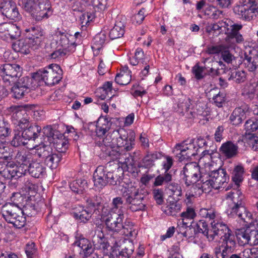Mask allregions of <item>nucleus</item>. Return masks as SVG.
I'll return each mask as SVG.
<instances>
[{"label": "nucleus", "mask_w": 258, "mask_h": 258, "mask_svg": "<svg viewBox=\"0 0 258 258\" xmlns=\"http://www.w3.org/2000/svg\"><path fill=\"white\" fill-rule=\"evenodd\" d=\"M92 215V211L82 206H78L75 208L73 216L76 219L83 223H87Z\"/></svg>", "instance_id": "29"}, {"label": "nucleus", "mask_w": 258, "mask_h": 258, "mask_svg": "<svg viewBox=\"0 0 258 258\" xmlns=\"http://www.w3.org/2000/svg\"><path fill=\"white\" fill-rule=\"evenodd\" d=\"M56 35L59 37V45L55 48L56 42H52L45 47L46 51L49 54V56L53 59L61 57L74 52L76 50L75 42H70V38L72 36L57 30Z\"/></svg>", "instance_id": "6"}, {"label": "nucleus", "mask_w": 258, "mask_h": 258, "mask_svg": "<svg viewBox=\"0 0 258 258\" xmlns=\"http://www.w3.org/2000/svg\"><path fill=\"white\" fill-rule=\"evenodd\" d=\"M167 188L172 191L173 195L179 197L182 195V189L177 183L173 182L168 185Z\"/></svg>", "instance_id": "64"}, {"label": "nucleus", "mask_w": 258, "mask_h": 258, "mask_svg": "<svg viewBox=\"0 0 258 258\" xmlns=\"http://www.w3.org/2000/svg\"><path fill=\"white\" fill-rule=\"evenodd\" d=\"M194 139H190L175 146L174 152L179 151V158L180 160L195 156L198 154V148L194 144Z\"/></svg>", "instance_id": "14"}, {"label": "nucleus", "mask_w": 258, "mask_h": 258, "mask_svg": "<svg viewBox=\"0 0 258 258\" xmlns=\"http://www.w3.org/2000/svg\"><path fill=\"white\" fill-rule=\"evenodd\" d=\"M188 222L182 223L181 225H178L177 231L179 234H181L185 238H190L192 236V230L190 225H188Z\"/></svg>", "instance_id": "49"}, {"label": "nucleus", "mask_w": 258, "mask_h": 258, "mask_svg": "<svg viewBox=\"0 0 258 258\" xmlns=\"http://www.w3.org/2000/svg\"><path fill=\"white\" fill-rule=\"evenodd\" d=\"M70 187L74 192L80 194L88 187L87 182L85 179H79L72 182Z\"/></svg>", "instance_id": "43"}, {"label": "nucleus", "mask_w": 258, "mask_h": 258, "mask_svg": "<svg viewBox=\"0 0 258 258\" xmlns=\"http://www.w3.org/2000/svg\"><path fill=\"white\" fill-rule=\"evenodd\" d=\"M10 154L9 147L3 143H0V158L7 161L10 160L11 159Z\"/></svg>", "instance_id": "63"}, {"label": "nucleus", "mask_w": 258, "mask_h": 258, "mask_svg": "<svg viewBox=\"0 0 258 258\" xmlns=\"http://www.w3.org/2000/svg\"><path fill=\"white\" fill-rule=\"evenodd\" d=\"M2 216L8 223L18 229L23 227L26 223L23 211L16 204L6 203L2 207Z\"/></svg>", "instance_id": "8"}, {"label": "nucleus", "mask_w": 258, "mask_h": 258, "mask_svg": "<svg viewBox=\"0 0 258 258\" xmlns=\"http://www.w3.org/2000/svg\"><path fill=\"white\" fill-rule=\"evenodd\" d=\"M117 136V132L114 131L111 134H108L102 140V143L99 145L101 151L106 155L113 158H117L120 154L119 151L114 149L115 138Z\"/></svg>", "instance_id": "16"}, {"label": "nucleus", "mask_w": 258, "mask_h": 258, "mask_svg": "<svg viewBox=\"0 0 258 258\" xmlns=\"http://www.w3.org/2000/svg\"><path fill=\"white\" fill-rule=\"evenodd\" d=\"M15 168V163L9 161L5 165L0 163V174L6 179L17 178Z\"/></svg>", "instance_id": "28"}, {"label": "nucleus", "mask_w": 258, "mask_h": 258, "mask_svg": "<svg viewBox=\"0 0 258 258\" xmlns=\"http://www.w3.org/2000/svg\"><path fill=\"white\" fill-rule=\"evenodd\" d=\"M22 73V68L16 63H4L0 66V75L6 86L13 85Z\"/></svg>", "instance_id": "11"}, {"label": "nucleus", "mask_w": 258, "mask_h": 258, "mask_svg": "<svg viewBox=\"0 0 258 258\" xmlns=\"http://www.w3.org/2000/svg\"><path fill=\"white\" fill-rule=\"evenodd\" d=\"M205 106L201 102L194 103L188 99L182 106V113L186 118L191 119L204 115Z\"/></svg>", "instance_id": "15"}, {"label": "nucleus", "mask_w": 258, "mask_h": 258, "mask_svg": "<svg viewBox=\"0 0 258 258\" xmlns=\"http://www.w3.org/2000/svg\"><path fill=\"white\" fill-rule=\"evenodd\" d=\"M123 174L122 169L114 163L109 162L106 166H98L93 174L94 185L98 189L107 184L116 185L120 183Z\"/></svg>", "instance_id": "1"}, {"label": "nucleus", "mask_w": 258, "mask_h": 258, "mask_svg": "<svg viewBox=\"0 0 258 258\" xmlns=\"http://www.w3.org/2000/svg\"><path fill=\"white\" fill-rule=\"evenodd\" d=\"M124 27L121 22L116 23L109 32V37L113 40L121 37L124 33Z\"/></svg>", "instance_id": "42"}, {"label": "nucleus", "mask_w": 258, "mask_h": 258, "mask_svg": "<svg viewBox=\"0 0 258 258\" xmlns=\"http://www.w3.org/2000/svg\"><path fill=\"white\" fill-rule=\"evenodd\" d=\"M246 132L251 135V132H256L258 130V119L252 118L248 119L244 124Z\"/></svg>", "instance_id": "53"}, {"label": "nucleus", "mask_w": 258, "mask_h": 258, "mask_svg": "<svg viewBox=\"0 0 258 258\" xmlns=\"http://www.w3.org/2000/svg\"><path fill=\"white\" fill-rule=\"evenodd\" d=\"M209 60H210L209 58H206L204 59L203 62L205 63L204 67H200L198 63H197L192 68V72L197 80H201L205 77V74H204V70L210 68L209 66L206 64Z\"/></svg>", "instance_id": "47"}, {"label": "nucleus", "mask_w": 258, "mask_h": 258, "mask_svg": "<svg viewBox=\"0 0 258 258\" xmlns=\"http://www.w3.org/2000/svg\"><path fill=\"white\" fill-rule=\"evenodd\" d=\"M15 159L18 164L29 166L35 159L32 150L29 152H18Z\"/></svg>", "instance_id": "32"}, {"label": "nucleus", "mask_w": 258, "mask_h": 258, "mask_svg": "<svg viewBox=\"0 0 258 258\" xmlns=\"http://www.w3.org/2000/svg\"><path fill=\"white\" fill-rule=\"evenodd\" d=\"M246 78V73L245 71L234 70L230 72L228 80L233 81L237 84H240L244 82Z\"/></svg>", "instance_id": "40"}, {"label": "nucleus", "mask_w": 258, "mask_h": 258, "mask_svg": "<svg viewBox=\"0 0 258 258\" xmlns=\"http://www.w3.org/2000/svg\"><path fill=\"white\" fill-rule=\"evenodd\" d=\"M25 252L27 258H38V253L36 248H35L34 242L28 243L25 248Z\"/></svg>", "instance_id": "58"}, {"label": "nucleus", "mask_w": 258, "mask_h": 258, "mask_svg": "<svg viewBox=\"0 0 258 258\" xmlns=\"http://www.w3.org/2000/svg\"><path fill=\"white\" fill-rule=\"evenodd\" d=\"M94 248L102 249L105 252L109 247V243L102 233L95 234L92 238Z\"/></svg>", "instance_id": "33"}, {"label": "nucleus", "mask_w": 258, "mask_h": 258, "mask_svg": "<svg viewBox=\"0 0 258 258\" xmlns=\"http://www.w3.org/2000/svg\"><path fill=\"white\" fill-rule=\"evenodd\" d=\"M248 108L246 105L235 108L229 118L230 122L234 125H237L241 123L245 118V115Z\"/></svg>", "instance_id": "21"}, {"label": "nucleus", "mask_w": 258, "mask_h": 258, "mask_svg": "<svg viewBox=\"0 0 258 258\" xmlns=\"http://www.w3.org/2000/svg\"><path fill=\"white\" fill-rule=\"evenodd\" d=\"M182 171L184 175L185 184L189 186L196 183L197 181H200L198 183V187L201 190V188L200 187L204 183L201 177L205 173L201 172L198 164L196 162L187 163L184 166Z\"/></svg>", "instance_id": "12"}, {"label": "nucleus", "mask_w": 258, "mask_h": 258, "mask_svg": "<svg viewBox=\"0 0 258 258\" xmlns=\"http://www.w3.org/2000/svg\"><path fill=\"white\" fill-rule=\"evenodd\" d=\"M247 143L253 151L258 150V136L254 134L249 135Z\"/></svg>", "instance_id": "62"}, {"label": "nucleus", "mask_w": 258, "mask_h": 258, "mask_svg": "<svg viewBox=\"0 0 258 258\" xmlns=\"http://www.w3.org/2000/svg\"><path fill=\"white\" fill-rule=\"evenodd\" d=\"M28 172L30 175L35 178H41L45 173V168L41 161L35 160L28 166Z\"/></svg>", "instance_id": "26"}, {"label": "nucleus", "mask_w": 258, "mask_h": 258, "mask_svg": "<svg viewBox=\"0 0 258 258\" xmlns=\"http://www.w3.org/2000/svg\"><path fill=\"white\" fill-rule=\"evenodd\" d=\"M244 172V168L241 165L235 166L232 170L231 173L232 180L237 187L239 186L240 184L243 180Z\"/></svg>", "instance_id": "36"}, {"label": "nucleus", "mask_w": 258, "mask_h": 258, "mask_svg": "<svg viewBox=\"0 0 258 258\" xmlns=\"http://www.w3.org/2000/svg\"><path fill=\"white\" fill-rule=\"evenodd\" d=\"M227 197L232 201L226 210L228 216L230 217L237 216L245 225H251L253 223L252 215L244 206L243 201L244 196L242 192L239 190L233 189L227 194Z\"/></svg>", "instance_id": "2"}, {"label": "nucleus", "mask_w": 258, "mask_h": 258, "mask_svg": "<svg viewBox=\"0 0 258 258\" xmlns=\"http://www.w3.org/2000/svg\"><path fill=\"white\" fill-rule=\"evenodd\" d=\"M120 191L122 197L124 199L125 205L131 211L135 212L145 211L146 209L145 193L147 192L143 189L128 184L121 189Z\"/></svg>", "instance_id": "4"}, {"label": "nucleus", "mask_w": 258, "mask_h": 258, "mask_svg": "<svg viewBox=\"0 0 258 258\" xmlns=\"http://www.w3.org/2000/svg\"><path fill=\"white\" fill-rule=\"evenodd\" d=\"M82 4L86 7L92 6L98 10H104L107 5V0H81Z\"/></svg>", "instance_id": "46"}, {"label": "nucleus", "mask_w": 258, "mask_h": 258, "mask_svg": "<svg viewBox=\"0 0 258 258\" xmlns=\"http://www.w3.org/2000/svg\"><path fill=\"white\" fill-rule=\"evenodd\" d=\"M182 223L186 222L187 220H193L196 216V213L193 208L187 207L186 210L180 214Z\"/></svg>", "instance_id": "55"}, {"label": "nucleus", "mask_w": 258, "mask_h": 258, "mask_svg": "<svg viewBox=\"0 0 258 258\" xmlns=\"http://www.w3.org/2000/svg\"><path fill=\"white\" fill-rule=\"evenodd\" d=\"M0 12L10 19L15 20L20 17L16 4L13 0H2L0 3Z\"/></svg>", "instance_id": "17"}, {"label": "nucleus", "mask_w": 258, "mask_h": 258, "mask_svg": "<svg viewBox=\"0 0 258 258\" xmlns=\"http://www.w3.org/2000/svg\"><path fill=\"white\" fill-rule=\"evenodd\" d=\"M30 47L31 48V46L28 44L26 38L24 39L17 40L12 44V48L14 51L23 54L29 53Z\"/></svg>", "instance_id": "38"}, {"label": "nucleus", "mask_w": 258, "mask_h": 258, "mask_svg": "<svg viewBox=\"0 0 258 258\" xmlns=\"http://www.w3.org/2000/svg\"><path fill=\"white\" fill-rule=\"evenodd\" d=\"M122 239L120 245L119 246L120 247L121 243L123 242V247L121 250L117 252L116 250H114L111 255L113 256L115 255L116 258H128L132 255L134 251V243L131 240L124 239L122 237Z\"/></svg>", "instance_id": "20"}, {"label": "nucleus", "mask_w": 258, "mask_h": 258, "mask_svg": "<svg viewBox=\"0 0 258 258\" xmlns=\"http://www.w3.org/2000/svg\"><path fill=\"white\" fill-rule=\"evenodd\" d=\"M74 245L80 247L86 255L92 253L93 251L90 241L83 236L76 237Z\"/></svg>", "instance_id": "31"}, {"label": "nucleus", "mask_w": 258, "mask_h": 258, "mask_svg": "<svg viewBox=\"0 0 258 258\" xmlns=\"http://www.w3.org/2000/svg\"><path fill=\"white\" fill-rule=\"evenodd\" d=\"M13 84L14 86L11 88V92L14 98L18 99H21L29 92L27 90L16 84L14 83Z\"/></svg>", "instance_id": "48"}, {"label": "nucleus", "mask_w": 258, "mask_h": 258, "mask_svg": "<svg viewBox=\"0 0 258 258\" xmlns=\"http://www.w3.org/2000/svg\"><path fill=\"white\" fill-rule=\"evenodd\" d=\"M41 128L40 126L36 125H30L29 127H26L23 131H22V136L26 138L27 141L35 140L40 135Z\"/></svg>", "instance_id": "30"}, {"label": "nucleus", "mask_w": 258, "mask_h": 258, "mask_svg": "<svg viewBox=\"0 0 258 258\" xmlns=\"http://www.w3.org/2000/svg\"><path fill=\"white\" fill-rule=\"evenodd\" d=\"M244 64L249 72H254L258 67L257 54H244Z\"/></svg>", "instance_id": "34"}, {"label": "nucleus", "mask_w": 258, "mask_h": 258, "mask_svg": "<svg viewBox=\"0 0 258 258\" xmlns=\"http://www.w3.org/2000/svg\"><path fill=\"white\" fill-rule=\"evenodd\" d=\"M172 176L170 172H165L164 173L159 174L155 178L153 183L154 186H162L168 184L172 181Z\"/></svg>", "instance_id": "44"}, {"label": "nucleus", "mask_w": 258, "mask_h": 258, "mask_svg": "<svg viewBox=\"0 0 258 258\" xmlns=\"http://www.w3.org/2000/svg\"><path fill=\"white\" fill-rule=\"evenodd\" d=\"M124 215L122 213L109 212L107 208H103L101 214V219L105 223L107 228L113 231L109 238L112 247L117 248L121 244L122 236L118 235V231L122 227Z\"/></svg>", "instance_id": "3"}, {"label": "nucleus", "mask_w": 258, "mask_h": 258, "mask_svg": "<svg viewBox=\"0 0 258 258\" xmlns=\"http://www.w3.org/2000/svg\"><path fill=\"white\" fill-rule=\"evenodd\" d=\"M230 241H226L223 242L224 245V248L221 251L220 248L215 249V253L216 258H229L230 254L235 249L236 245L235 240L230 239Z\"/></svg>", "instance_id": "23"}, {"label": "nucleus", "mask_w": 258, "mask_h": 258, "mask_svg": "<svg viewBox=\"0 0 258 258\" xmlns=\"http://www.w3.org/2000/svg\"><path fill=\"white\" fill-rule=\"evenodd\" d=\"M34 80H42L46 85L52 86L59 83L62 78V71L57 64H51L33 74Z\"/></svg>", "instance_id": "9"}, {"label": "nucleus", "mask_w": 258, "mask_h": 258, "mask_svg": "<svg viewBox=\"0 0 258 258\" xmlns=\"http://www.w3.org/2000/svg\"><path fill=\"white\" fill-rule=\"evenodd\" d=\"M61 153H54L53 151L44 160L45 165L51 169H55L62 159Z\"/></svg>", "instance_id": "37"}, {"label": "nucleus", "mask_w": 258, "mask_h": 258, "mask_svg": "<svg viewBox=\"0 0 258 258\" xmlns=\"http://www.w3.org/2000/svg\"><path fill=\"white\" fill-rule=\"evenodd\" d=\"M112 122L106 116H100L96 123V133L98 137L103 136L111 128Z\"/></svg>", "instance_id": "25"}, {"label": "nucleus", "mask_w": 258, "mask_h": 258, "mask_svg": "<svg viewBox=\"0 0 258 258\" xmlns=\"http://www.w3.org/2000/svg\"><path fill=\"white\" fill-rule=\"evenodd\" d=\"M18 78L19 79H17L14 83L30 92L31 88H32V82L34 79L33 78L23 77L21 78Z\"/></svg>", "instance_id": "52"}, {"label": "nucleus", "mask_w": 258, "mask_h": 258, "mask_svg": "<svg viewBox=\"0 0 258 258\" xmlns=\"http://www.w3.org/2000/svg\"><path fill=\"white\" fill-rule=\"evenodd\" d=\"M25 38L28 44L34 49L37 48L43 39V32L39 27H32L25 30Z\"/></svg>", "instance_id": "18"}, {"label": "nucleus", "mask_w": 258, "mask_h": 258, "mask_svg": "<svg viewBox=\"0 0 258 258\" xmlns=\"http://www.w3.org/2000/svg\"><path fill=\"white\" fill-rule=\"evenodd\" d=\"M123 200L120 197L113 198L111 203L112 207L108 209L109 212H117L122 213L121 209L123 207Z\"/></svg>", "instance_id": "51"}, {"label": "nucleus", "mask_w": 258, "mask_h": 258, "mask_svg": "<svg viewBox=\"0 0 258 258\" xmlns=\"http://www.w3.org/2000/svg\"><path fill=\"white\" fill-rule=\"evenodd\" d=\"M17 178L25 175L27 171L28 172V166L22 165L20 164H16L15 163V168Z\"/></svg>", "instance_id": "61"}, {"label": "nucleus", "mask_w": 258, "mask_h": 258, "mask_svg": "<svg viewBox=\"0 0 258 258\" xmlns=\"http://www.w3.org/2000/svg\"><path fill=\"white\" fill-rule=\"evenodd\" d=\"M234 11L244 20L250 21L258 16V0H243Z\"/></svg>", "instance_id": "13"}, {"label": "nucleus", "mask_w": 258, "mask_h": 258, "mask_svg": "<svg viewBox=\"0 0 258 258\" xmlns=\"http://www.w3.org/2000/svg\"><path fill=\"white\" fill-rule=\"evenodd\" d=\"M34 154L35 160L42 161L51 154L53 151L52 147L50 145L40 144L34 147L32 149Z\"/></svg>", "instance_id": "22"}, {"label": "nucleus", "mask_w": 258, "mask_h": 258, "mask_svg": "<svg viewBox=\"0 0 258 258\" xmlns=\"http://www.w3.org/2000/svg\"><path fill=\"white\" fill-rule=\"evenodd\" d=\"M181 205L177 201H170L169 204L165 207L164 212L169 216H176L181 210Z\"/></svg>", "instance_id": "45"}, {"label": "nucleus", "mask_w": 258, "mask_h": 258, "mask_svg": "<svg viewBox=\"0 0 258 258\" xmlns=\"http://www.w3.org/2000/svg\"><path fill=\"white\" fill-rule=\"evenodd\" d=\"M201 178L204 183L200 187L202 191L205 192H210L212 188L219 189L229 180L225 169L221 168L210 173H205Z\"/></svg>", "instance_id": "7"}, {"label": "nucleus", "mask_w": 258, "mask_h": 258, "mask_svg": "<svg viewBox=\"0 0 258 258\" xmlns=\"http://www.w3.org/2000/svg\"><path fill=\"white\" fill-rule=\"evenodd\" d=\"M238 237L242 244H249L251 245L258 244V232L250 227L238 233Z\"/></svg>", "instance_id": "19"}, {"label": "nucleus", "mask_w": 258, "mask_h": 258, "mask_svg": "<svg viewBox=\"0 0 258 258\" xmlns=\"http://www.w3.org/2000/svg\"><path fill=\"white\" fill-rule=\"evenodd\" d=\"M219 150L222 155L227 159H230L238 154V146L231 141H227L222 144Z\"/></svg>", "instance_id": "24"}, {"label": "nucleus", "mask_w": 258, "mask_h": 258, "mask_svg": "<svg viewBox=\"0 0 258 258\" xmlns=\"http://www.w3.org/2000/svg\"><path fill=\"white\" fill-rule=\"evenodd\" d=\"M102 200L100 197L95 196L87 200V209L91 211H94L96 214L100 215L101 214L103 208H105L102 206Z\"/></svg>", "instance_id": "27"}, {"label": "nucleus", "mask_w": 258, "mask_h": 258, "mask_svg": "<svg viewBox=\"0 0 258 258\" xmlns=\"http://www.w3.org/2000/svg\"><path fill=\"white\" fill-rule=\"evenodd\" d=\"M210 228H209L207 223L204 220H200L194 227L195 234L202 233L207 236L209 240Z\"/></svg>", "instance_id": "41"}, {"label": "nucleus", "mask_w": 258, "mask_h": 258, "mask_svg": "<svg viewBox=\"0 0 258 258\" xmlns=\"http://www.w3.org/2000/svg\"><path fill=\"white\" fill-rule=\"evenodd\" d=\"M160 154L157 152H147V154L142 159L143 166L146 168H150L155 165L156 160L159 158Z\"/></svg>", "instance_id": "39"}, {"label": "nucleus", "mask_w": 258, "mask_h": 258, "mask_svg": "<svg viewBox=\"0 0 258 258\" xmlns=\"http://www.w3.org/2000/svg\"><path fill=\"white\" fill-rule=\"evenodd\" d=\"M153 197L156 202L158 205H162L164 203V192L162 188H154L153 189Z\"/></svg>", "instance_id": "60"}, {"label": "nucleus", "mask_w": 258, "mask_h": 258, "mask_svg": "<svg viewBox=\"0 0 258 258\" xmlns=\"http://www.w3.org/2000/svg\"><path fill=\"white\" fill-rule=\"evenodd\" d=\"M138 231L136 227L130 221H125L124 224L122 223V227L118 233L119 236L124 235L131 237H136Z\"/></svg>", "instance_id": "35"}, {"label": "nucleus", "mask_w": 258, "mask_h": 258, "mask_svg": "<svg viewBox=\"0 0 258 258\" xmlns=\"http://www.w3.org/2000/svg\"><path fill=\"white\" fill-rule=\"evenodd\" d=\"M22 131L15 132L13 140L11 141V145L14 147H18L20 146H25L27 144L25 137L22 136Z\"/></svg>", "instance_id": "50"}, {"label": "nucleus", "mask_w": 258, "mask_h": 258, "mask_svg": "<svg viewBox=\"0 0 258 258\" xmlns=\"http://www.w3.org/2000/svg\"><path fill=\"white\" fill-rule=\"evenodd\" d=\"M68 141L64 139H58L55 143V148L57 150V153H61L62 156L64 155L68 148Z\"/></svg>", "instance_id": "54"}, {"label": "nucleus", "mask_w": 258, "mask_h": 258, "mask_svg": "<svg viewBox=\"0 0 258 258\" xmlns=\"http://www.w3.org/2000/svg\"><path fill=\"white\" fill-rule=\"evenodd\" d=\"M210 224L209 240L215 239L217 240L220 239L224 242L230 241L231 239L235 240V236L227 225L223 222L213 220Z\"/></svg>", "instance_id": "10"}, {"label": "nucleus", "mask_w": 258, "mask_h": 258, "mask_svg": "<svg viewBox=\"0 0 258 258\" xmlns=\"http://www.w3.org/2000/svg\"><path fill=\"white\" fill-rule=\"evenodd\" d=\"M12 39L18 38L21 35V30L19 26L14 23H11L10 27L7 34Z\"/></svg>", "instance_id": "57"}, {"label": "nucleus", "mask_w": 258, "mask_h": 258, "mask_svg": "<svg viewBox=\"0 0 258 258\" xmlns=\"http://www.w3.org/2000/svg\"><path fill=\"white\" fill-rule=\"evenodd\" d=\"M130 81L131 76L125 73L117 74L115 78V82L120 85H126L130 83Z\"/></svg>", "instance_id": "56"}, {"label": "nucleus", "mask_w": 258, "mask_h": 258, "mask_svg": "<svg viewBox=\"0 0 258 258\" xmlns=\"http://www.w3.org/2000/svg\"><path fill=\"white\" fill-rule=\"evenodd\" d=\"M106 36L104 33L101 32L96 34L93 38L94 45L96 49H99L104 44Z\"/></svg>", "instance_id": "59"}, {"label": "nucleus", "mask_w": 258, "mask_h": 258, "mask_svg": "<svg viewBox=\"0 0 258 258\" xmlns=\"http://www.w3.org/2000/svg\"><path fill=\"white\" fill-rule=\"evenodd\" d=\"M23 10L35 21H40L52 15L49 0H22Z\"/></svg>", "instance_id": "5"}]
</instances>
